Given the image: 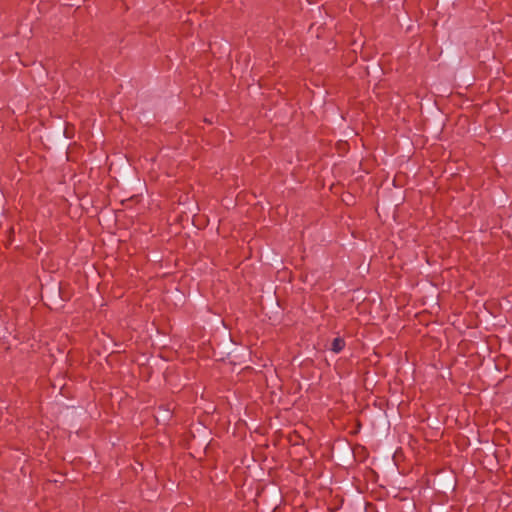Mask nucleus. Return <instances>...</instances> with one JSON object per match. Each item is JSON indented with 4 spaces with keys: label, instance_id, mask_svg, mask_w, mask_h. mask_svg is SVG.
<instances>
[{
    "label": "nucleus",
    "instance_id": "obj_1",
    "mask_svg": "<svg viewBox=\"0 0 512 512\" xmlns=\"http://www.w3.org/2000/svg\"><path fill=\"white\" fill-rule=\"evenodd\" d=\"M345 347V341L342 338H335L332 341L331 350L335 353H339Z\"/></svg>",
    "mask_w": 512,
    "mask_h": 512
}]
</instances>
